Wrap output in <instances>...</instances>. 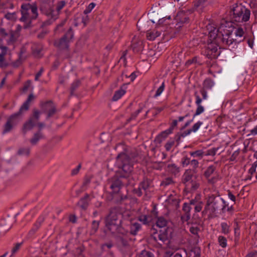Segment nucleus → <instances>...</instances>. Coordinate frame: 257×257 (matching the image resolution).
Segmentation results:
<instances>
[{"label": "nucleus", "mask_w": 257, "mask_h": 257, "mask_svg": "<svg viewBox=\"0 0 257 257\" xmlns=\"http://www.w3.org/2000/svg\"><path fill=\"white\" fill-rule=\"evenodd\" d=\"M232 19L235 22L243 23L248 21L250 16V10L241 4L233 5L231 9Z\"/></svg>", "instance_id": "f03ea898"}, {"label": "nucleus", "mask_w": 257, "mask_h": 257, "mask_svg": "<svg viewBox=\"0 0 257 257\" xmlns=\"http://www.w3.org/2000/svg\"><path fill=\"white\" fill-rule=\"evenodd\" d=\"M112 196V199L115 203L120 204L124 201L127 199L126 195H123L121 191H119L118 193H111Z\"/></svg>", "instance_id": "6ab92c4d"}, {"label": "nucleus", "mask_w": 257, "mask_h": 257, "mask_svg": "<svg viewBox=\"0 0 257 257\" xmlns=\"http://www.w3.org/2000/svg\"><path fill=\"white\" fill-rule=\"evenodd\" d=\"M137 156V154H134V155L130 156L126 151L121 152L117 155L116 165L119 169H121L123 175H121L120 177L113 176L107 180L105 187L107 189H111L110 193H118L120 191L122 186L128 185L127 183H125L122 179L128 177L133 172L134 169L133 163L135 161V158Z\"/></svg>", "instance_id": "f257e3e1"}, {"label": "nucleus", "mask_w": 257, "mask_h": 257, "mask_svg": "<svg viewBox=\"0 0 257 257\" xmlns=\"http://www.w3.org/2000/svg\"><path fill=\"white\" fill-rule=\"evenodd\" d=\"M79 81H76L72 84L70 88V94L71 95H73L74 94L75 91L79 87Z\"/></svg>", "instance_id": "a19ab883"}, {"label": "nucleus", "mask_w": 257, "mask_h": 257, "mask_svg": "<svg viewBox=\"0 0 257 257\" xmlns=\"http://www.w3.org/2000/svg\"><path fill=\"white\" fill-rule=\"evenodd\" d=\"M45 220V217L43 216H40L36 222L34 224L33 227L30 230L29 232V234L30 235H34L36 232L39 229L40 227L41 226L42 223L44 222Z\"/></svg>", "instance_id": "412c9836"}, {"label": "nucleus", "mask_w": 257, "mask_h": 257, "mask_svg": "<svg viewBox=\"0 0 257 257\" xmlns=\"http://www.w3.org/2000/svg\"><path fill=\"white\" fill-rule=\"evenodd\" d=\"M215 170V167L211 165L209 166L204 172V176L206 178H209Z\"/></svg>", "instance_id": "f704fd0d"}, {"label": "nucleus", "mask_w": 257, "mask_h": 257, "mask_svg": "<svg viewBox=\"0 0 257 257\" xmlns=\"http://www.w3.org/2000/svg\"><path fill=\"white\" fill-rule=\"evenodd\" d=\"M175 141L176 140L174 138V139H170L167 142L165 145V148L167 151L170 150L171 148L174 145Z\"/></svg>", "instance_id": "79ce46f5"}, {"label": "nucleus", "mask_w": 257, "mask_h": 257, "mask_svg": "<svg viewBox=\"0 0 257 257\" xmlns=\"http://www.w3.org/2000/svg\"><path fill=\"white\" fill-rule=\"evenodd\" d=\"M142 110V108H141L140 109H139L138 110H137L136 112H135L134 113H133L131 116L130 118H129L128 119H127V122H130L132 119H135L136 117L137 116V115H138V114L139 113H140Z\"/></svg>", "instance_id": "e2e57ef3"}, {"label": "nucleus", "mask_w": 257, "mask_h": 257, "mask_svg": "<svg viewBox=\"0 0 257 257\" xmlns=\"http://www.w3.org/2000/svg\"><path fill=\"white\" fill-rule=\"evenodd\" d=\"M203 205V203L202 201H200L197 204H196V206L194 207V210L196 212H200L202 208V206Z\"/></svg>", "instance_id": "680f3d73"}, {"label": "nucleus", "mask_w": 257, "mask_h": 257, "mask_svg": "<svg viewBox=\"0 0 257 257\" xmlns=\"http://www.w3.org/2000/svg\"><path fill=\"white\" fill-rule=\"evenodd\" d=\"M214 85V82L210 79L205 80L203 83V86L202 88L204 89H210Z\"/></svg>", "instance_id": "72a5a7b5"}, {"label": "nucleus", "mask_w": 257, "mask_h": 257, "mask_svg": "<svg viewBox=\"0 0 257 257\" xmlns=\"http://www.w3.org/2000/svg\"><path fill=\"white\" fill-rule=\"evenodd\" d=\"M73 37L74 32L72 27H70L63 37L54 41V45L61 50L68 49L69 43Z\"/></svg>", "instance_id": "0eeeda50"}, {"label": "nucleus", "mask_w": 257, "mask_h": 257, "mask_svg": "<svg viewBox=\"0 0 257 257\" xmlns=\"http://www.w3.org/2000/svg\"><path fill=\"white\" fill-rule=\"evenodd\" d=\"M89 195L86 194L85 196L82 198L78 202V205L83 209H86L88 205Z\"/></svg>", "instance_id": "b1692460"}, {"label": "nucleus", "mask_w": 257, "mask_h": 257, "mask_svg": "<svg viewBox=\"0 0 257 257\" xmlns=\"http://www.w3.org/2000/svg\"><path fill=\"white\" fill-rule=\"evenodd\" d=\"M171 134L168 132V130H165L161 133L155 139V141L158 143H161L163 140H164L168 136Z\"/></svg>", "instance_id": "393cba45"}, {"label": "nucleus", "mask_w": 257, "mask_h": 257, "mask_svg": "<svg viewBox=\"0 0 257 257\" xmlns=\"http://www.w3.org/2000/svg\"><path fill=\"white\" fill-rule=\"evenodd\" d=\"M191 160L187 157H184L181 160L183 167H186L190 164Z\"/></svg>", "instance_id": "864d4df0"}, {"label": "nucleus", "mask_w": 257, "mask_h": 257, "mask_svg": "<svg viewBox=\"0 0 257 257\" xmlns=\"http://www.w3.org/2000/svg\"><path fill=\"white\" fill-rule=\"evenodd\" d=\"M191 252L193 254L194 257H200V249L198 247H193L191 250Z\"/></svg>", "instance_id": "3c124183"}, {"label": "nucleus", "mask_w": 257, "mask_h": 257, "mask_svg": "<svg viewBox=\"0 0 257 257\" xmlns=\"http://www.w3.org/2000/svg\"><path fill=\"white\" fill-rule=\"evenodd\" d=\"M194 96L196 98L195 103L197 105V108L195 113L193 115V118L197 115H199L204 111V108L201 105L202 99L200 98L197 91L194 92Z\"/></svg>", "instance_id": "f3484780"}, {"label": "nucleus", "mask_w": 257, "mask_h": 257, "mask_svg": "<svg viewBox=\"0 0 257 257\" xmlns=\"http://www.w3.org/2000/svg\"><path fill=\"white\" fill-rule=\"evenodd\" d=\"M244 34V31L241 28H238L236 29H233V35H235L236 37L238 36L241 37Z\"/></svg>", "instance_id": "a18cd8bd"}, {"label": "nucleus", "mask_w": 257, "mask_h": 257, "mask_svg": "<svg viewBox=\"0 0 257 257\" xmlns=\"http://www.w3.org/2000/svg\"><path fill=\"white\" fill-rule=\"evenodd\" d=\"M192 209L190 204L188 203H184L182 207L183 214L181 216V219L183 222L188 221L191 217L190 211Z\"/></svg>", "instance_id": "4468645a"}, {"label": "nucleus", "mask_w": 257, "mask_h": 257, "mask_svg": "<svg viewBox=\"0 0 257 257\" xmlns=\"http://www.w3.org/2000/svg\"><path fill=\"white\" fill-rule=\"evenodd\" d=\"M99 222L95 220L93 221L91 224V233H95L98 228Z\"/></svg>", "instance_id": "49530a36"}, {"label": "nucleus", "mask_w": 257, "mask_h": 257, "mask_svg": "<svg viewBox=\"0 0 257 257\" xmlns=\"http://www.w3.org/2000/svg\"><path fill=\"white\" fill-rule=\"evenodd\" d=\"M167 220L164 217L161 216L158 218L156 224L157 226L162 228L167 225Z\"/></svg>", "instance_id": "7c9ffc66"}, {"label": "nucleus", "mask_w": 257, "mask_h": 257, "mask_svg": "<svg viewBox=\"0 0 257 257\" xmlns=\"http://www.w3.org/2000/svg\"><path fill=\"white\" fill-rule=\"evenodd\" d=\"M168 171L174 174H176L179 173V168L174 164H169L167 166Z\"/></svg>", "instance_id": "c9c22d12"}, {"label": "nucleus", "mask_w": 257, "mask_h": 257, "mask_svg": "<svg viewBox=\"0 0 257 257\" xmlns=\"http://www.w3.org/2000/svg\"><path fill=\"white\" fill-rule=\"evenodd\" d=\"M218 241L219 245L222 247H225L227 245V240L226 238L223 236H219L218 238Z\"/></svg>", "instance_id": "c03bdc74"}, {"label": "nucleus", "mask_w": 257, "mask_h": 257, "mask_svg": "<svg viewBox=\"0 0 257 257\" xmlns=\"http://www.w3.org/2000/svg\"><path fill=\"white\" fill-rule=\"evenodd\" d=\"M239 154V151L238 150L235 151L231 156L230 158L229 159L230 161H234L236 160V158L238 157Z\"/></svg>", "instance_id": "774afa93"}, {"label": "nucleus", "mask_w": 257, "mask_h": 257, "mask_svg": "<svg viewBox=\"0 0 257 257\" xmlns=\"http://www.w3.org/2000/svg\"><path fill=\"white\" fill-rule=\"evenodd\" d=\"M220 33H221L220 40L223 43L231 46L233 45L234 43L235 44L237 43L236 40L233 38V30H228L226 28H224L223 27H220Z\"/></svg>", "instance_id": "9d476101"}, {"label": "nucleus", "mask_w": 257, "mask_h": 257, "mask_svg": "<svg viewBox=\"0 0 257 257\" xmlns=\"http://www.w3.org/2000/svg\"><path fill=\"white\" fill-rule=\"evenodd\" d=\"M221 232L224 234H227L229 233L230 225L226 222H222L221 224Z\"/></svg>", "instance_id": "e433bc0d"}, {"label": "nucleus", "mask_w": 257, "mask_h": 257, "mask_svg": "<svg viewBox=\"0 0 257 257\" xmlns=\"http://www.w3.org/2000/svg\"><path fill=\"white\" fill-rule=\"evenodd\" d=\"M206 53L207 57L210 59L215 58L219 54V53L218 52L217 47L213 44L208 45Z\"/></svg>", "instance_id": "2eb2a0df"}, {"label": "nucleus", "mask_w": 257, "mask_h": 257, "mask_svg": "<svg viewBox=\"0 0 257 257\" xmlns=\"http://www.w3.org/2000/svg\"><path fill=\"white\" fill-rule=\"evenodd\" d=\"M41 108L42 112L47 114V119L52 117L57 111L56 107L52 101H48L42 103Z\"/></svg>", "instance_id": "9b49d317"}, {"label": "nucleus", "mask_w": 257, "mask_h": 257, "mask_svg": "<svg viewBox=\"0 0 257 257\" xmlns=\"http://www.w3.org/2000/svg\"><path fill=\"white\" fill-rule=\"evenodd\" d=\"M191 13L192 11L191 10H189L187 12L180 11L178 12L175 19L177 23V24L188 23L189 22V17L188 15Z\"/></svg>", "instance_id": "ddd939ff"}, {"label": "nucleus", "mask_w": 257, "mask_h": 257, "mask_svg": "<svg viewBox=\"0 0 257 257\" xmlns=\"http://www.w3.org/2000/svg\"><path fill=\"white\" fill-rule=\"evenodd\" d=\"M191 169L186 170L182 177V183L186 189L190 191H195L199 186V183L196 180V176L194 175Z\"/></svg>", "instance_id": "39448f33"}, {"label": "nucleus", "mask_w": 257, "mask_h": 257, "mask_svg": "<svg viewBox=\"0 0 257 257\" xmlns=\"http://www.w3.org/2000/svg\"><path fill=\"white\" fill-rule=\"evenodd\" d=\"M190 165L192 168V169H191V171H192V173H196V172H197L196 169L198 167V166H199L198 161L197 160L192 159L191 161Z\"/></svg>", "instance_id": "4c0bfd02"}, {"label": "nucleus", "mask_w": 257, "mask_h": 257, "mask_svg": "<svg viewBox=\"0 0 257 257\" xmlns=\"http://www.w3.org/2000/svg\"><path fill=\"white\" fill-rule=\"evenodd\" d=\"M95 4L93 3H90L87 8L84 11V13L86 15L92 11V10L94 8Z\"/></svg>", "instance_id": "bf43d9fd"}, {"label": "nucleus", "mask_w": 257, "mask_h": 257, "mask_svg": "<svg viewBox=\"0 0 257 257\" xmlns=\"http://www.w3.org/2000/svg\"><path fill=\"white\" fill-rule=\"evenodd\" d=\"M142 190H143L142 188L139 186L138 188L134 189L133 192L138 196H141L143 195Z\"/></svg>", "instance_id": "338daca9"}, {"label": "nucleus", "mask_w": 257, "mask_h": 257, "mask_svg": "<svg viewBox=\"0 0 257 257\" xmlns=\"http://www.w3.org/2000/svg\"><path fill=\"white\" fill-rule=\"evenodd\" d=\"M44 138L45 136L42 132L38 131L33 135L32 138L30 139L29 142L32 146H35L37 144L39 140L44 139Z\"/></svg>", "instance_id": "4be33fe9"}, {"label": "nucleus", "mask_w": 257, "mask_h": 257, "mask_svg": "<svg viewBox=\"0 0 257 257\" xmlns=\"http://www.w3.org/2000/svg\"><path fill=\"white\" fill-rule=\"evenodd\" d=\"M173 183V181L171 178H166L161 183V185L164 186H167L170 184H171Z\"/></svg>", "instance_id": "0e129e2a"}, {"label": "nucleus", "mask_w": 257, "mask_h": 257, "mask_svg": "<svg viewBox=\"0 0 257 257\" xmlns=\"http://www.w3.org/2000/svg\"><path fill=\"white\" fill-rule=\"evenodd\" d=\"M122 213L121 209L119 207H111L109 209V214L106 219V226L108 229L114 230V226L115 224L119 222L118 216L120 215Z\"/></svg>", "instance_id": "423d86ee"}, {"label": "nucleus", "mask_w": 257, "mask_h": 257, "mask_svg": "<svg viewBox=\"0 0 257 257\" xmlns=\"http://www.w3.org/2000/svg\"><path fill=\"white\" fill-rule=\"evenodd\" d=\"M121 221H119L118 223L114 225L115 227L112 226V227H114V230L111 229H108V230L113 234L119 233L122 235L126 234L127 231L121 226Z\"/></svg>", "instance_id": "aec40b11"}, {"label": "nucleus", "mask_w": 257, "mask_h": 257, "mask_svg": "<svg viewBox=\"0 0 257 257\" xmlns=\"http://www.w3.org/2000/svg\"><path fill=\"white\" fill-rule=\"evenodd\" d=\"M226 206L225 201L219 195L216 196L212 194L207 198L205 210L210 209L212 213H214L216 211L223 210Z\"/></svg>", "instance_id": "7ed1b4c3"}, {"label": "nucleus", "mask_w": 257, "mask_h": 257, "mask_svg": "<svg viewBox=\"0 0 257 257\" xmlns=\"http://www.w3.org/2000/svg\"><path fill=\"white\" fill-rule=\"evenodd\" d=\"M33 54L36 57H40L42 50V46L40 44H34L32 47Z\"/></svg>", "instance_id": "a878e982"}, {"label": "nucleus", "mask_w": 257, "mask_h": 257, "mask_svg": "<svg viewBox=\"0 0 257 257\" xmlns=\"http://www.w3.org/2000/svg\"><path fill=\"white\" fill-rule=\"evenodd\" d=\"M207 0H198L194 5V8L198 12L202 11L204 5Z\"/></svg>", "instance_id": "c85d7f7f"}, {"label": "nucleus", "mask_w": 257, "mask_h": 257, "mask_svg": "<svg viewBox=\"0 0 257 257\" xmlns=\"http://www.w3.org/2000/svg\"><path fill=\"white\" fill-rule=\"evenodd\" d=\"M5 17L8 20L12 21H15L17 20L16 13H8L5 15Z\"/></svg>", "instance_id": "37998d69"}, {"label": "nucleus", "mask_w": 257, "mask_h": 257, "mask_svg": "<svg viewBox=\"0 0 257 257\" xmlns=\"http://www.w3.org/2000/svg\"><path fill=\"white\" fill-rule=\"evenodd\" d=\"M217 150L218 148H214L208 150L206 152H204V155L214 156V155H215Z\"/></svg>", "instance_id": "603ef678"}, {"label": "nucleus", "mask_w": 257, "mask_h": 257, "mask_svg": "<svg viewBox=\"0 0 257 257\" xmlns=\"http://www.w3.org/2000/svg\"><path fill=\"white\" fill-rule=\"evenodd\" d=\"M191 133V130L190 129L184 131L183 133H178L175 136V139L176 140V142H177V145H178L181 138L182 137L184 138L187 136V135L190 134Z\"/></svg>", "instance_id": "bb28decb"}, {"label": "nucleus", "mask_w": 257, "mask_h": 257, "mask_svg": "<svg viewBox=\"0 0 257 257\" xmlns=\"http://www.w3.org/2000/svg\"><path fill=\"white\" fill-rule=\"evenodd\" d=\"M21 116L17 112L12 115L8 119L7 122L4 126L3 134L10 132L14 125H15L21 118Z\"/></svg>", "instance_id": "f8f14e48"}, {"label": "nucleus", "mask_w": 257, "mask_h": 257, "mask_svg": "<svg viewBox=\"0 0 257 257\" xmlns=\"http://www.w3.org/2000/svg\"><path fill=\"white\" fill-rule=\"evenodd\" d=\"M158 237L162 242H164L165 241L168 240L169 235L167 229L165 228L164 230H160L159 234L158 235Z\"/></svg>", "instance_id": "5701e85b"}, {"label": "nucleus", "mask_w": 257, "mask_h": 257, "mask_svg": "<svg viewBox=\"0 0 257 257\" xmlns=\"http://www.w3.org/2000/svg\"><path fill=\"white\" fill-rule=\"evenodd\" d=\"M139 257H155L154 254L150 251L144 250L139 255Z\"/></svg>", "instance_id": "8fccbe9b"}, {"label": "nucleus", "mask_w": 257, "mask_h": 257, "mask_svg": "<svg viewBox=\"0 0 257 257\" xmlns=\"http://www.w3.org/2000/svg\"><path fill=\"white\" fill-rule=\"evenodd\" d=\"M8 48H4V50L2 51L0 54V67H4L7 66V64L4 62L5 56L7 54Z\"/></svg>", "instance_id": "2f4dec72"}, {"label": "nucleus", "mask_w": 257, "mask_h": 257, "mask_svg": "<svg viewBox=\"0 0 257 257\" xmlns=\"http://www.w3.org/2000/svg\"><path fill=\"white\" fill-rule=\"evenodd\" d=\"M151 182V181L150 180L146 178L144 179L143 181L140 183L139 186L142 188L143 190L146 191L147 189H148L150 187Z\"/></svg>", "instance_id": "c756f323"}, {"label": "nucleus", "mask_w": 257, "mask_h": 257, "mask_svg": "<svg viewBox=\"0 0 257 257\" xmlns=\"http://www.w3.org/2000/svg\"><path fill=\"white\" fill-rule=\"evenodd\" d=\"M117 240L118 243L123 246H126L128 245L127 239L123 236L120 235L118 236L117 237Z\"/></svg>", "instance_id": "58836bf2"}, {"label": "nucleus", "mask_w": 257, "mask_h": 257, "mask_svg": "<svg viewBox=\"0 0 257 257\" xmlns=\"http://www.w3.org/2000/svg\"><path fill=\"white\" fill-rule=\"evenodd\" d=\"M165 87L164 83L163 82L162 85L158 88L156 91L154 97H157L161 95L162 92L164 91Z\"/></svg>", "instance_id": "6e6d98bb"}, {"label": "nucleus", "mask_w": 257, "mask_h": 257, "mask_svg": "<svg viewBox=\"0 0 257 257\" xmlns=\"http://www.w3.org/2000/svg\"><path fill=\"white\" fill-rule=\"evenodd\" d=\"M81 168V164H79L77 166V167H76V168L73 169L71 171V175L72 176H74V175H77V174L79 173V171H80V170Z\"/></svg>", "instance_id": "69168bd1"}, {"label": "nucleus", "mask_w": 257, "mask_h": 257, "mask_svg": "<svg viewBox=\"0 0 257 257\" xmlns=\"http://www.w3.org/2000/svg\"><path fill=\"white\" fill-rule=\"evenodd\" d=\"M220 28L219 29H217L216 28H214L213 30H210V32L208 33V37L211 41V43L213 41H214L215 43L218 42L217 40L221 39V33H220Z\"/></svg>", "instance_id": "a211bd4d"}, {"label": "nucleus", "mask_w": 257, "mask_h": 257, "mask_svg": "<svg viewBox=\"0 0 257 257\" xmlns=\"http://www.w3.org/2000/svg\"><path fill=\"white\" fill-rule=\"evenodd\" d=\"M190 231L194 235H197L198 231L200 230V228L197 226H191L189 229Z\"/></svg>", "instance_id": "13d9d810"}, {"label": "nucleus", "mask_w": 257, "mask_h": 257, "mask_svg": "<svg viewBox=\"0 0 257 257\" xmlns=\"http://www.w3.org/2000/svg\"><path fill=\"white\" fill-rule=\"evenodd\" d=\"M22 17L20 20L22 22L31 21L36 19L38 16L37 7L36 5L30 4H23L21 6Z\"/></svg>", "instance_id": "20e7f679"}, {"label": "nucleus", "mask_w": 257, "mask_h": 257, "mask_svg": "<svg viewBox=\"0 0 257 257\" xmlns=\"http://www.w3.org/2000/svg\"><path fill=\"white\" fill-rule=\"evenodd\" d=\"M139 220L142 222L144 224H146L149 222L148 221V218L147 215H142L139 217Z\"/></svg>", "instance_id": "052dcab7"}, {"label": "nucleus", "mask_w": 257, "mask_h": 257, "mask_svg": "<svg viewBox=\"0 0 257 257\" xmlns=\"http://www.w3.org/2000/svg\"><path fill=\"white\" fill-rule=\"evenodd\" d=\"M34 99V96L32 93L30 94L26 101L21 106L19 110L17 113L21 116L25 111H27L30 107V102Z\"/></svg>", "instance_id": "dca6fc26"}, {"label": "nucleus", "mask_w": 257, "mask_h": 257, "mask_svg": "<svg viewBox=\"0 0 257 257\" xmlns=\"http://www.w3.org/2000/svg\"><path fill=\"white\" fill-rule=\"evenodd\" d=\"M84 250V247L83 245H81L78 247L76 250V254H77L78 257H84V255L82 254Z\"/></svg>", "instance_id": "09e8293b"}, {"label": "nucleus", "mask_w": 257, "mask_h": 257, "mask_svg": "<svg viewBox=\"0 0 257 257\" xmlns=\"http://www.w3.org/2000/svg\"><path fill=\"white\" fill-rule=\"evenodd\" d=\"M66 5V2L64 1L59 2L56 5V11L58 13L60 12L61 10L64 8Z\"/></svg>", "instance_id": "5fc2aeb1"}, {"label": "nucleus", "mask_w": 257, "mask_h": 257, "mask_svg": "<svg viewBox=\"0 0 257 257\" xmlns=\"http://www.w3.org/2000/svg\"><path fill=\"white\" fill-rule=\"evenodd\" d=\"M40 111L37 109H33L32 114L27 121L23 124L22 132L25 135L28 131L32 130L37 125L40 117Z\"/></svg>", "instance_id": "1a4fd4ad"}, {"label": "nucleus", "mask_w": 257, "mask_h": 257, "mask_svg": "<svg viewBox=\"0 0 257 257\" xmlns=\"http://www.w3.org/2000/svg\"><path fill=\"white\" fill-rule=\"evenodd\" d=\"M202 122L200 121H198L197 123L194 124L193 125L192 127L190 129L191 130V133L196 132L199 129V128L202 125Z\"/></svg>", "instance_id": "4d7b16f0"}, {"label": "nucleus", "mask_w": 257, "mask_h": 257, "mask_svg": "<svg viewBox=\"0 0 257 257\" xmlns=\"http://www.w3.org/2000/svg\"><path fill=\"white\" fill-rule=\"evenodd\" d=\"M141 227V224L135 222L131 224L130 226V233L131 234L135 235Z\"/></svg>", "instance_id": "cd10ccee"}, {"label": "nucleus", "mask_w": 257, "mask_h": 257, "mask_svg": "<svg viewBox=\"0 0 257 257\" xmlns=\"http://www.w3.org/2000/svg\"><path fill=\"white\" fill-rule=\"evenodd\" d=\"M30 153V148L29 147L27 148H21L18 151V154L19 155H27L29 156Z\"/></svg>", "instance_id": "ea45409f"}, {"label": "nucleus", "mask_w": 257, "mask_h": 257, "mask_svg": "<svg viewBox=\"0 0 257 257\" xmlns=\"http://www.w3.org/2000/svg\"><path fill=\"white\" fill-rule=\"evenodd\" d=\"M190 154L191 156L198 157L201 158H202L203 155H204V152L200 150L190 152Z\"/></svg>", "instance_id": "de8ad7c7"}, {"label": "nucleus", "mask_w": 257, "mask_h": 257, "mask_svg": "<svg viewBox=\"0 0 257 257\" xmlns=\"http://www.w3.org/2000/svg\"><path fill=\"white\" fill-rule=\"evenodd\" d=\"M125 93V91L122 89H120L115 91L114 95L112 97V100L113 101H117L122 95H123Z\"/></svg>", "instance_id": "473e14b6"}, {"label": "nucleus", "mask_w": 257, "mask_h": 257, "mask_svg": "<svg viewBox=\"0 0 257 257\" xmlns=\"http://www.w3.org/2000/svg\"><path fill=\"white\" fill-rule=\"evenodd\" d=\"M155 23V22L153 20H145L144 19H140L137 23V27L139 28V30H142V31H147V37L149 40H154L156 38L159 36L161 35V31L159 30H154L152 31H148V26L149 23Z\"/></svg>", "instance_id": "6e6552de"}]
</instances>
